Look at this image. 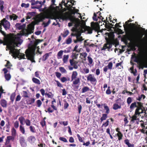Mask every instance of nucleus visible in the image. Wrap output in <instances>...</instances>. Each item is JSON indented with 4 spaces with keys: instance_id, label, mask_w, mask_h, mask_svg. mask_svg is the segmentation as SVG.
Returning <instances> with one entry per match:
<instances>
[{
    "instance_id": "1",
    "label": "nucleus",
    "mask_w": 147,
    "mask_h": 147,
    "mask_svg": "<svg viewBox=\"0 0 147 147\" xmlns=\"http://www.w3.org/2000/svg\"><path fill=\"white\" fill-rule=\"evenodd\" d=\"M71 22L68 23L69 26H74V27L72 29V30L74 32L72 35L76 36V40H74V43H77L78 41L83 40L82 38L80 37L81 33L85 32L86 33L91 34L92 29L89 27L85 26V23L84 20H82L80 21L79 19L72 17L70 19Z\"/></svg>"
},
{
    "instance_id": "2",
    "label": "nucleus",
    "mask_w": 147,
    "mask_h": 147,
    "mask_svg": "<svg viewBox=\"0 0 147 147\" xmlns=\"http://www.w3.org/2000/svg\"><path fill=\"white\" fill-rule=\"evenodd\" d=\"M39 9L40 11L44 12L46 15H45L42 13L38 15L36 17L35 20V24H37L40 22L42 21L46 18L53 19L52 9L51 8L46 9V8H40Z\"/></svg>"
},
{
    "instance_id": "3",
    "label": "nucleus",
    "mask_w": 147,
    "mask_h": 147,
    "mask_svg": "<svg viewBox=\"0 0 147 147\" xmlns=\"http://www.w3.org/2000/svg\"><path fill=\"white\" fill-rule=\"evenodd\" d=\"M39 42L38 40H36L34 43V45L30 48L27 49L26 51V57L28 59L30 60L32 62H35L34 60V57L35 55V51L36 46Z\"/></svg>"
},
{
    "instance_id": "4",
    "label": "nucleus",
    "mask_w": 147,
    "mask_h": 147,
    "mask_svg": "<svg viewBox=\"0 0 147 147\" xmlns=\"http://www.w3.org/2000/svg\"><path fill=\"white\" fill-rule=\"evenodd\" d=\"M72 1H71V2H69L68 3L69 5H68V6L66 7L70 11L72 15L76 13H77V14H79L80 15L79 17L80 18L81 20H82V18L81 17L80 14L78 13V12L79 11V10L76 9L75 8L73 7H71V5H73V4L72 3Z\"/></svg>"
},
{
    "instance_id": "5",
    "label": "nucleus",
    "mask_w": 147,
    "mask_h": 147,
    "mask_svg": "<svg viewBox=\"0 0 147 147\" xmlns=\"http://www.w3.org/2000/svg\"><path fill=\"white\" fill-rule=\"evenodd\" d=\"M78 73L76 71H74L72 72L71 76V80L73 81V84L74 85H76L80 82V79L77 78Z\"/></svg>"
},
{
    "instance_id": "6",
    "label": "nucleus",
    "mask_w": 147,
    "mask_h": 147,
    "mask_svg": "<svg viewBox=\"0 0 147 147\" xmlns=\"http://www.w3.org/2000/svg\"><path fill=\"white\" fill-rule=\"evenodd\" d=\"M30 2H31V5H33L31 7L32 9H39L41 7L42 5L41 1H35V0H32Z\"/></svg>"
},
{
    "instance_id": "7",
    "label": "nucleus",
    "mask_w": 147,
    "mask_h": 147,
    "mask_svg": "<svg viewBox=\"0 0 147 147\" xmlns=\"http://www.w3.org/2000/svg\"><path fill=\"white\" fill-rule=\"evenodd\" d=\"M1 26H3L6 30H9L10 27V23L6 20L5 18H4L1 21Z\"/></svg>"
},
{
    "instance_id": "8",
    "label": "nucleus",
    "mask_w": 147,
    "mask_h": 147,
    "mask_svg": "<svg viewBox=\"0 0 147 147\" xmlns=\"http://www.w3.org/2000/svg\"><path fill=\"white\" fill-rule=\"evenodd\" d=\"M91 26L93 29L97 31L100 29L99 24L97 23L92 22L91 23Z\"/></svg>"
},
{
    "instance_id": "9",
    "label": "nucleus",
    "mask_w": 147,
    "mask_h": 147,
    "mask_svg": "<svg viewBox=\"0 0 147 147\" xmlns=\"http://www.w3.org/2000/svg\"><path fill=\"white\" fill-rule=\"evenodd\" d=\"M88 81L91 82H94L96 81V80L94 76L91 74H89L87 77Z\"/></svg>"
},
{
    "instance_id": "10",
    "label": "nucleus",
    "mask_w": 147,
    "mask_h": 147,
    "mask_svg": "<svg viewBox=\"0 0 147 147\" xmlns=\"http://www.w3.org/2000/svg\"><path fill=\"white\" fill-rule=\"evenodd\" d=\"M87 60L88 65L90 67L94 65L93 61L92 59L89 55L87 57Z\"/></svg>"
},
{
    "instance_id": "11",
    "label": "nucleus",
    "mask_w": 147,
    "mask_h": 147,
    "mask_svg": "<svg viewBox=\"0 0 147 147\" xmlns=\"http://www.w3.org/2000/svg\"><path fill=\"white\" fill-rule=\"evenodd\" d=\"M27 140L30 144H33L34 143L36 139L34 136H31L28 138Z\"/></svg>"
},
{
    "instance_id": "12",
    "label": "nucleus",
    "mask_w": 147,
    "mask_h": 147,
    "mask_svg": "<svg viewBox=\"0 0 147 147\" xmlns=\"http://www.w3.org/2000/svg\"><path fill=\"white\" fill-rule=\"evenodd\" d=\"M35 13L34 12H29L27 13L26 19L28 20L32 18L35 15Z\"/></svg>"
},
{
    "instance_id": "13",
    "label": "nucleus",
    "mask_w": 147,
    "mask_h": 147,
    "mask_svg": "<svg viewBox=\"0 0 147 147\" xmlns=\"http://www.w3.org/2000/svg\"><path fill=\"white\" fill-rule=\"evenodd\" d=\"M20 141L21 146L22 147H26V144L25 142L24 138L23 137H21L20 138Z\"/></svg>"
},
{
    "instance_id": "14",
    "label": "nucleus",
    "mask_w": 147,
    "mask_h": 147,
    "mask_svg": "<svg viewBox=\"0 0 147 147\" xmlns=\"http://www.w3.org/2000/svg\"><path fill=\"white\" fill-rule=\"evenodd\" d=\"M57 18L59 20L60 19L63 20L65 19V16L63 13L61 12H59L57 13Z\"/></svg>"
},
{
    "instance_id": "15",
    "label": "nucleus",
    "mask_w": 147,
    "mask_h": 147,
    "mask_svg": "<svg viewBox=\"0 0 147 147\" xmlns=\"http://www.w3.org/2000/svg\"><path fill=\"white\" fill-rule=\"evenodd\" d=\"M69 57V55H63L62 60L64 63H67Z\"/></svg>"
},
{
    "instance_id": "16",
    "label": "nucleus",
    "mask_w": 147,
    "mask_h": 147,
    "mask_svg": "<svg viewBox=\"0 0 147 147\" xmlns=\"http://www.w3.org/2000/svg\"><path fill=\"white\" fill-rule=\"evenodd\" d=\"M63 51L61 50L60 51L57 53V57L58 59H60L62 58Z\"/></svg>"
},
{
    "instance_id": "17",
    "label": "nucleus",
    "mask_w": 147,
    "mask_h": 147,
    "mask_svg": "<svg viewBox=\"0 0 147 147\" xmlns=\"http://www.w3.org/2000/svg\"><path fill=\"white\" fill-rule=\"evenodd\" d=\"M125 144L128 147H134V145L129 143V141L128 139H126L124 140Z\"/></svg>"
},
{
    "instance_id": "18",
    "label": "nucleus",
    "mask_w": 147,
    "mask_h": 147,
    "mask_svg": "<svg viewBox=\"0 0 147 147\" xmlns=\"http://www.w3.org/2000/svg\"><path fill=\"white\" fill-rule=\"evenodd\" d=\"M145 97V96L143 94H142L139 95L138 97L137 98L136 100L140 101H141L143 100Z\"/></svg>"
},
{
    "instance_id": "19",
    "label": "nucleus",
    "mask_w": 147,
    "mask_h": 147,
    "mask_svg": "<svg viewBox=\"0 0 147 147\" xmlns=\"http://www.w3.org/2000/svg\"><path fill=\"white\" fill-rule=\"evenodd\" d=\"M87 54L86 53L83 52L80 53V57L82 59L83 58L84 60V61H85L86 59V57H87Z\"/></svg>"
},
{
    "instance_id": "20",
    "label": "nucleus",
    "mask_w": 147,
    "mask_h": 147,
    "mask_svg": "<svg viewBox=\"0 0 147 147\" xmlns=\"http://www.w3.org/2000/svg\"><path fill=\"white\" fill-rule=\"evenodd\" d=\"M18 120L21 124L20 125H24V122H25L26 120L23 116H21L19 118Z\"/></svg>"
},
{
    "instance_id": "21",
    "label": "nucleus",
    "mask_w": 147,
    "mask_h": 147,
    "mask_svg": "<svg viewBox=\"0 0 147 147\" xmlns=\"http://www.w3.org/2000/svg\"><path fill=\"white\" fill-rule=\"evenodd\" d=\"M1 104L3 107H6L7 105V101L5 100L2 99L1 101Z\"/></svg>"
},
{
    "instance_id": "22",
    "label": "nucleus",
    "mask_w": 147,
    "mask_h": 147,
    "mask_svg": "<svg viewBox=\"0 0 147 147\" xmlns=\"http://www.w3.org/2000/svg\"><path fill=\"white\" fill-rule=\"evenodd\" d=\"M111 48V45L109 44H105L104 46L102 48V50H106V49L109 50V49Z\"/></svg>"
},
{
    "instance_id": "23",
    "label": "nucleus",
    "mask_w": 147,
    "mask_h": 147,
    "mask_svg": "<svg viewBox=\"0 0 147 147\" xmlns=\"http://www.w3.org/2000/svg\"><path fill=\"white\" fill-rule=\"evenodd\" d=\"M53 100L51 102V107L55 110H57V108L55 106V103L56 102L55 100L54 99H53Z\"/></svg>"
},
{
    "instance_id": "24",
    "label": "nucleus",
    "mask_w": 147,
    "mask_h": 147,
    "mask_svg": "<svg viewBox=\"0 0 147 147\" xmlns=\"http://www.w3.org/2000/svg\"><path fill=\"white\" fill-rule=\"evenodd\" d=\"M32 81L34 83L36 84L39 85L40 84V81L38 79L35 78H32Z\"/></svg>"
},
{
    "instance_id": "25",
    "label": "nucleus",
    "mask_w": 147,
    "mask_h": 147,
    "mask_svg": "<svg viewBox=\"0 0 147 147\" xmlns=\"http://www.w3.org/2000/svg\"><path fill=\"white\" fill-rule=\"evenodd\" d=\"M19 129L20 131L23 134H25V129L24 126L22 125H20Z\"/></svg>"
},
{
    "instance_id": "26",
    "label": "nucleus",
    "mask_w": 147,
    "mask_h": 147,
    "mask_svg": "<svg viewBox=\"0 0 147 147\" xmlns=\"http://www.w3.org/2000/svg\"><path fill=\"white\" fill-rule=\"evenodd\" d=\"M103 107L104 109L106 111V113H107L106 114H108L109 113L110 111L109 107L107 106L105 104H103Z\"/></svg>"
},
{
    "instance_id": "27",
    "label": "nucleus",
    "mask_w": 147,
    "mask_h": 147,
    "mask_svg": "<svg viewBox=\"0 0 147 147\" xmlns=\"http://www.w3.org/2000/svg\"><path fill=\"white\" fill-rule=\"evenodd\" d=\"M35 101V99L34 98H30L27 100V102L28 104H31L34 103Z\"/></svg>"
},
{
    "instance_id": "28",
    "label": "nucleus",
    "mask_w": 147,
    "mask_h": 147,
    "mask_svg": "<svg viewBox=\"0 0 147 147\" xmlns=\"http://www.w3.org/2000/svg\"><path fill=\"white\" fill-rule=\"evenodd\" d=\"M69 1L68 0H63L62 2V4L64 5L65 7H67L68 6V5H69L68 3Z\"/></svg>"
},
{
    "instance_id": "29",
    "label": "nucleus",
    "mask_w": 147,
    "mask_h": 147,
    "mask_svg": "<svg viewBox=\"0 0 147 147\" xmlns=\"http://www.w3.org/2000/svg\"><path fill=\"white\" fill-rule=\"evenodd\" d=\"M102 117L100 118V120L101 122L105 120L107 117V114H102Z\"/></svg>"
},
{
    "instance_id": "30",
    "label": "nucleus",
    "mask_w": 147,
    "mask_h": 147,
    "mask_svg": "<svg viewBox=\"0 0 147 147\" xmlns=\"http://www.w3.org/2000/svg\"><path fill=\"white\" fill-rule=\"evenodd\" d=\"M121 108V106L116 103L114 104L113 105V109L114 110H117Z\"/></svg>"
},
{
    "instance_id": "31",
    "label": "nucleus",
    "mask_w": 147,
    "mask_h": 147,
    "mask_svg": "<svg viewBox=\"0 0 147 147\" xmlns=\"http://www.w3.org/2000/svg\"><path fill=\"white\" fill-rule=\"evenodd\" d=\"M117 136L118 137V139L120 140L122 139L123 135L120 131H119L117 134Z\"/></svg>"
},
{
    "instance_id": "32",
    "label": "nucleus",
    "mask_w": 147,
    "mask_h": 147,
    "mask_svg": "<svg viewBox=\"0 0 147 147\" xmlns=\"http://www.w3.org/2000/svg\"><path fill=\"white\" fill-rule=\"evenodd\" d=\"M90 89L87 86L84 87L82 89V93H84L87 91H89Z\"/></svg>"
},
{
    "instance_id": "33",
    "label": "nucleus",
    "mask_w": 147,
    "mask_h": 147,
    "mask_svg": "<svg viewBox=\"0 0 147 147\" xmlns=\"http://www.w3.org/2000/svg\"><path fill=\"white\" fill-rule=\"evenodd\" d=\"M69 31L68 30H65L63 32V36L64 37H65L69 34Z\"/></svg>"
},
{
    "instance_id": "34",
    "label": "nucleus",
    "mask_w": 147,
    "mask_h": 147,
    "mask_svg": "<svg viewBox=\"0 0 147 147\" xmlns=\"http://www.w3.org/2000/svg\"><path fill=\"white\" fill-rule=\"evenodd\" d=\"M49 56V53H46L42 57V59L44 61H45Z\"/></svg>"
},
{
    "instance_id": "35",
    "label": "nucleus",
    "mask_w": 147,
    "mask_h": 147,
    "mask_svg": "<svg viewBox=\"0 0 147 147\" xmlns=\"http://www.w3.org/2000/svg\"><path fill=\"white\" fill-rule=\"evenodd\" d=\"M130 69L131 71V72L134 74V76H136V73H137V71L136 69L135 70V71H134L133 69V67H131L130 68Z\"/></svg>"
},
{
    "instance_id": "36",
    "label": "nucleus",
    "mask_w": 147,
    "mask_h": 147,
    "mask_svg": "<svg viewBox=\"0 0 147 147\" xmlns=\"http://www.w3.org/2000/svg\"><path fill=\"white\" fill-rule=\"evenodd\" d=\"M5 77L6 80L7 81L9 80L11 78V76L9 74H6L5 75Z\"/></svg>"
},
{
    "instance_id": "37",
    "label": "nucleus",
    "mask_w": 147,
    "mask_h": 147,
    "mask_svg": "<svg viewBox=\"0 0 147 147\" xmlns=\"http://www.w3.org/2000/svg\"><path fill=\"white\" fill-rule=\"evenodd\" d=\"M16 26L19 30L22 29L24 28V26L21 25L19 24H16Z\"/></svg>"
},
{
    "instance_id": "38",
    "label": "nucleus",
    "mask_w": 147,
    "mask_h": 147,
    "mask_svg": "<svg viewBox=\"0 0 147 147\" xmlns=\"http://www.w3.org/2000/svg\"><path fill=\"white\" fill-rule=\"evenodd\" d=\"M71 37H69L66 40V43L67 44H69L71 43Z\"/></svg>"
},
{
    "instance_id": "39",
    "label": "nucleus",
    "mask_w": 147,
    "mask_h": 147,
    "mask_svg": "<svg viewBox=\"0 0 147 147\" xmlns=\"http://www.w3.org/2000/svg\"><path fill=\"white\" fill-rule=\"evenodd\" d=\"M113 63L112 62H111L109 63L107 67L108 68V69H112L113 68Z\"/></svg>"
},
{
    "instance_id": "40",
    "label": "nucleus",
    "mask_w": 147,
    "mask_h": 147,
    "mask_svg": "<svg viewBox=\"0 0 147 147\" xmlns=\"http://www.w3.org/2000/svg\"><path fill=\"white\" fill-rule=\"evenodd\" d=\"M137 107L136 103L135 102L132 103L130 107V108L131 109H133L134 108Z\"/></svg>"
},
{
    "instance_id": "41",
    "label": "nucleus",
    "mask_w": 147,
    "mask_h": 147,
    "mask_svg": "<svg viewBox=\"0 0 147 147\" xmlns=\"http://www.w3.org/2000/svg\"><path fill=\"white\" fill-rule=\"evenodd\" d=\"M36 103L38 107H40L42 104V102L40 100H38L36 101Z\"/></svg>"
},
{
    "instance_id": "42",
    "label": "nucleus",
    "mask_w": 147,
    "mask_h": 147,
    "mask_svg": "<svg viewBox=\"0 0 147 147\" xmlns=\"http://www.w3.org/2000/svg\"><path fill=\"white\" fill-rule=\"evenodd\" d=\"M29 6V3L25 4V3H22L21 5V6L22 7H24L25 8H28Z\"/></svg>"
},
{
    "instance_id": "43",
    "label": "nucleus",
    "mask_w": 147,
    "mask_h": 147,
    "mask_svg": "<svg viewBox=\"0 0 147 147\" xmlns=\"http://www.w3.org/2000/svg\"><path fill=\"white\" fill-rule=\"evenodd\" d=\"M30 131L32 133H35L36 132V129L34 127L32 126H30Z\"/></svg>"
},
{
    "instance_id": "44",
    "label": "nucleus",
    "mask_w": 147,
    "mask_h": 147,
    "mask_svg": "<svg viewBox=\"0 0 147 147\" xmlns=\"http://www.w3.org/2000/svg\"><path fill=\"white\" fill-rule=\"evenodd\" d=\"M59 140L61 141H62L65 142H68L67 139L64 137H60L59 138Z\"/></svg>"
},
{
    "instance_id": "45",
    "label": "nucleus",
    "mask_w": 147,
    "mask_h": 147,
    "mask_svg": "<svg viewBox=\"0 0 147 147\" xmlns=\"http://www.w3.org/2000/svg\"><path fill=\"white\" fill-rule=\"evenodd\" d=\"M25 123L27 126H30L31 125V122L28 119H26L25 120Z\"/></svg>"
},
{
    "instance_id": "46",
    "label": "nucleus",
    "mask_w": 147,
    "mask_h": 147,
    "mask_svg": "<svg viewBox=\"0 0 147 147\" xmlns=\"http://www.w3.org/2000/svg\"><path fill=\"white\" fill-rule=\"evenodd\" d=\"M78 45H76L74 47L73 51H76L77 52H79L80 51V49L78 48Z\"/></svg>"
},
{
    "instance_id": "47",
    "label": "nucleus",
    "mask_w": 147,
    "mask_h": 147,
    "mask_svg": "<svg viewBox=\"0 0 147 147\" xmlns=\"http://www.w3.org/2000/svg\"><path fill=\"white\" fill-rule=\"evenodd\" d=\"M59 69L60 71H61L62 73H66L67 71L65 69L62 67H60L59 68Z\"/></svg>"
},
{
    "instance_id": "48",
    "label": "nucleus",
    "mask_w": 147,
    "mask_h": 147,
    "mask_svg": "<svg viewBox=\"0 0 147 147\" xmlns=\"http://www.w3.org/2000/svg\"><path fill=\"white\" fill-rule=\"evenodd\" d=\"M50 23L51 21L50 20H49L48 22L47 23L43 22L42 24L44 25V27H45L48 26Z\"/></svg>"
},
{
    "instance_id": "49",
    "label": "nucleus",
    "mask_w": 147,
    "mask_h": 147,
    "mask_svg": "<svg viewBox=\"0 0 147 147\" xmlns=\"http://www.w3.org/2000/svg\"><path fill=\"white\" fill-rule=\"evenodd\" d=\"M14 127L16 128H18L19 127V123L18 121H15L14 123Z\"/></svg>"
},
{
    "instance_id": "50",
    "label": "nucleus",
    "mask_w": 147,
    "mask_h": 147,
    "mask_svg": "<svg viewBox=\"0 0 147 147\" xmlns=\"http://www.w3.org/2000/svg\"><path fill=\"white\" fill-rule=\"evenodd\" d=\"M69 62L70 65L71 66H73L76 63V62L73 59H70L69 60Z\"/></svg>"
},
{
    "instance_id": "51",
    "label": "nucleus",
    "mask_w": 147,
    "mask_h": 147,
    "mask_svg": "<svg viewBox=\"0 0 147 147\" xmlns=\"http://www.w3.org/2000/svg\"><path fill=\"white\" fill-rule=\"evenodd\" d=\"M45 95L47 96L49 98H52L53 96V94L51 93H45Z\"/></svg>"
},
{
    "instance_id": "52",
    "label": "nucleus",
    "mask_w": 147,
    "mask_h": 147,
    "mask_svg": "<svg viewBox=\"0 0 147 147\" xmlns=\"http://www.w3.org/2000/svg\"><path fill=\"white\" fill-rule=\"evenodd\" d=\"M98 14V15H99V16H98V18L101 19V20L102 21H103V19H104V18L103 17H102L101 16H100L101 13L99 11H98V12H97V14Z\"/></svg>"
},
{
    "instance_id": "53",
    "label": "nucleus",
    "mask_w": 147,
    "mask_h": 147,
    "mask_svg": "<svg viewBox=\"0 0 147 147\" xmlns=\"http://www.w3.org/2000/svg\"><path fill=\"white\" fill-rule=\"evenodd\" d=\"M55 81L56 82L57 86L60 87H62L63 86L62 84L58 81L55 80Z\"/></svg>"
},
{
    "instance_id": "54",
    "label": "nucleus",
    "mask_w": 147,
    "mask_h": 147,
    "mask_svg": "<svg viewBox=\"0 0 147 147\" xmlns=\"http://www.w3.org/2000/svg\"><path fill=\"white\" fill-rule=\"evenodd\" d=\"M109 119L107 120L106 122L105 123L103 124L102 125V126L106 127L108 125L109 123Z\"/></svg>"
},
{
    "instance_id": "55",
    "label": "nucleus",
    "mask_w": 147,
    "mask_h": 147,
    "mask_svg": "<svg viewBox=\"0 0 147 147\" xmlns=\"http://www.w3.org/2000/svg\"><path fill=\"white\" fill-rule=\"evenodd\" d=\"M132 102V98L130 97H128L127 100V103L128 104H130Z\"/></svg>"
},
{
    "instance_id": "56",
    "label": "nucleus",
    "mask_w": 147,
    "mask_h": 147,
    "mask_svg": "<svg viewBox=\"0 0 147 147\" xmlns=\"http://www.w3.org/2000/svg\"><path fill=\"white\" fill-rule=\"evenodd\" d=\"M12 135L13 136H15L16 133V130L14 128H13L11 129Z\"/></svg>"
},
{
    "instance_id": "57",
    "label": "nucleus",
    "mask_w": 147,
    "mask_h": 147,
    "mask_svg": "<svg viewBox=\"0 0 147 147\" xmlns=\"http://www.w3.org/2000/svg\"><path fill=\"white\" fill-rule=\"evenodd\" d=\"M78 113L80 114L81 112V110L82 109V107L81 105L79 104L78 105Z\"/></svg>"
},
{
    "instance_id": "58",
    "label": "nucleus",
    "mask_w": 147,
    "mask_h": 147,
    "mask_svg": "<svg viewBox=\"0 0 147 147\" xmlns=\"http://www.w3.org/2000/svg\"><path fill=\"white\" fill-rule=\"evenodd\" d=\"M11 20H15L17 18V16L16 15L14 14H13L11 15Z\"/></svg>"
},
{
    "instance_id": "59",
    "label": "nucleus",
    "mask_w": 147,
    "mask_h": 147,
    "mask_svg": "<svg viewBox=\"0 0 147 147\" xmlns=\"http://www.w3.org/2000/svg\"><path fill=\"white\" fill-rule=\"evenodd\" d=\"M15 96V94L14 93L12 94L11 95L10 99L12 102L14 101Z\"/></svg>"
},
{
    "instance_id": "60",
    "label": "nucleus",
    "mask_w": 147,
    "mask_h": 147,
    "mask_svg": "<svg viewBox=\"0 0 147 147\" xmlns=\"http://www.w3.org/2000/svg\"><path fill=\"white\" fill-rule=\"evenodd\" d=\"M23 96L25 97H28V96L27 92L25 91H23Z\"/></svg>"
},
{
    "instance_id": "61",
    "label": "nucleus",
    "mask_w": 147,
    "mask_h": 147,
    "mask_svg": "<svg viewBox=\"0 0 147 147\" xmlns=\"http://www.w3.org/2000/svg\"><path fill=\"white\" fill-rule=\"evenodd\" d=\"M92 18L94 21H97L98 20V18L96 17V14L95 13H94V16Z\"/></svg>"
},
{
    "instance_id": "62",
    "label": "nucleus",
    "mask_w": 147,
    "mask_h": 147,
    "mask_svg": "<svg viewBox=\"0 0 147 147\" xmlns=\"http://www.w3.org/2000/svg\"><path fill=\"white\" fill-rule=\"evenodd\" d=\"M78 54L73 53L72 54V56L74 59H76L78 55Z\"/></svg>"
},
{
    "instance_id": "63",
    "label": "nucleus",
    "mask_w": 147,
    "mask_h": 147,
    "mask_svg": "<svg viewBox=\"0 0 147 147\" xmlns=\"http://www.w3.org/2000/svg\"><path fill=\"white\" fill-rule=\"evenodd\" d=\"M55 75L56 77L58 78H59L61 76V74L60 73L58 72H55Z\"/></svg>"
},
{
    "instance_id": "64",
    "label": "nucleus",
    "mask_w": 147,
    "mask_h": 147,
    "mask_svg": "<svg viewBox=\"0 0 147 147\" xmlns=\"http://www.w3.org/2000/svg\"><path fill=\"white\" fill-rule=\"evenodd\" d=\"M5 66L7 67L8 68H9L11 66V65L9 61H7V64L5 65Z\"/></svg>"
}]
</instances>
